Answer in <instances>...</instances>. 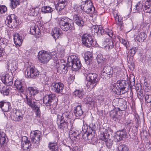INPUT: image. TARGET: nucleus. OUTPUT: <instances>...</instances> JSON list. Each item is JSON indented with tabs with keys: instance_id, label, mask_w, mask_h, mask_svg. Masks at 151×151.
Segmentation results:
<instances>
[{
	"instance_id": "obj_1",
	"label": "nucleus",
	"mask_w": 151,
	"mask_h": 151,
	"mask_svg": "<svg viewBox=\"0 0 151 151\" xmlns=\"http://www.w3.org/2000/svg\"><path fill=\"white\" fill-rule=\"evenodd\" d=\"M129 86L128 81L120 80L113 84L111 88L115 94L120 95L126 93L129 90Z\"/></svg>"
},
{
	"instance_id": "obj_2",
	"label": "nucleus",
	"mask_w": 151,
	"mask_h": 151,
	"mask_svg": "<svg viewBox=\"0 0 151 151\" xmlns=\"http://www.w3.org/2000/svg\"><path fill=\"white\" fill-rule=\"evenodd\" d=\"M86 77V86L90 90L96 86L100 80V78L97 74L91 72L88 73Z\"/></svg>"
},
{
	"instance_id": "obj_3",
	"label": "nucleus",
	"mask_w": 151,
	"mask_h": 151,
	"mask_svg": "<svg viewBox=\"0 0 151 151\" xmlns=\"http://www.w3.org/2000/svg\"><path fill=\"white\" fill-rule=\"evenodd\" d=\"M73 24V22L66 17L61 18L59 21V25L61 28L68 32H70L74 29Z\"/></svg>"
},
{
	"instance_id": "obj_4",
	"label": "nucleus",
	"mask_w": 151,
	"mask_h": 151,
	"mask_svg": "<svg viewBox=\"0 0 151 151\" xmlns=\"http://www.w3.org/2000/svg\"><path fill=\"white\" fill-rule=\"evenodd\" d=\"M68 64L73 70H78L81 68V64L78 57L76 55H71L68 57Z\"/></svg>"
},
{
	"instance_id": "obj_5",
	"label": "nucleus",
	"mask_w": 151,
	"mask_h": 151,
	"mask_svg": "<svg viewBox=\"0 0 151 151\" xmlns=\"http://www.w3.org/2000/svg\"><path fill=\"white\" fill-rule=\"evenodd\" d=\"M82 1L81 6L82 10L87 14L92 13L94 12L95 8L91 1L88 0L85 1Z\"/></svg>"
},
{
	"instance_id": "obj_6",
	"label": "nucleus",
	"mask_w": 151,
	"mask_h": 151,
	"mask_svg": "<svg viewBox=\"0 0 151 151\" xmlns=\"http://www.w3.org/2000/svg\"><path fill=\"white\" fill-rule=\"evenodd\" d=\"M52 53L42 50L40 51L38 54V58L40 62L44 64H47L51 59Z\"/></svg>"
},
{
	"instance_id": "obj_7",
	"label": "nucleus",
	"mask_w": 151,
	"mask_h": 151,
	"mask_svg": "<svg viewBox=\"0 0 151 151\" xmlns=\"http://www.w3.org/2000/svg\"><path fill=\"white\" fill-rule=\"evenodd\" d=\"M113 69L109 65H105L101 72V77L103 79H109L113 76Z\"/></svg>"
},
{
	"instance_id": "obj_8",
	"label": "nucleus",
	"mask_w": 151,
	"mask_h": 151,
	"mask_svg": "<svg viewBox=\"0 0 151 151\" xmlns=\"http://www.w3.org/2000/svg\"><path fill=\"white\" fill-rule=\"evenodd\" d=\"M41 132L39 130H35L31 132L30 137L32 142L35 145V147H37L40 144V141L42 138Z\"/></svg>"
},
{
	"instance_id": "obj_9",
	"label": "nucleus",
	"mask_w": 151,
	"mask_h": 151,
	"mask_svg": "<svg viewBox=\"0 0 151 151\" xmlns=\"http://www.w3.org/2000/svg\"><path fill=\"white\" fill-rule=\"evenodd\" d=\"M25 73L26 78H35L39 75L40 72L35 67L30 66L26 69Z\"/></svg>"
},
{
	"instance_id": "obj_10",
	"label": "nucleus",
	"mask_w": 151,
	"mask_h": 151,
	"mask_svg": "<svg viewBox=\"0 0 151 151\" xmlns=\"http://www.w3.org/2000/svg\"><path fill=\"white\" fill-rule=\"evenodd\" d=\"M5 22L8 27L13 28L17 25V17L15 14H12L7 17Z\"/></svg>"
},
{
	"instance_id": "obj_11",
	"label": "nucleus",
	"mask_w": 151,
	"mask_h": 151,
	"mask_svg": "<svg viewBox=\"0 0 151 151\" xmlns=\"http://www.w3.org/2000/svg\"><path fill=\"white\" fill-rule=\"evenodd\" d=\"M109 134L107 133L106 130L101 133L100 135V139L106 142V145L109 148H111L112 146V141L111 139H108Z\"/></svg>"
},
{
	"instance_id": "obj_12",
	"label": "nucleus",
	"mask_w": 151,
	"mask_h": 151,
	"mask_svg": "<svg viewBox=\"0 0 151 151\" xmlns=\"http://www.w3.org/2000/svg\"><path fill=\"white\" fill-rule=\"evenodd\" d=\"M82 39L83 45L87 47H90L92 46L93 39L91 35L87 33L83 35Z\"/></svg>"
},
{
	"instance_id": "obj_13",
	"label": "nucleus",
	"mask_w": 151,
	"mask_h": 151,
	"mask_svg": "<svg viewBox=\"0 0 151 151\" xmlns=\"http://www.w3.org/2000/svg\"><path fill=\"white\" fill-rule=\"evenodd\" d=\"M87 133H85L83 135V138L88 143L94 145L96 141V138L94 137L91 131L86 132Z\"/></svg>"
},
{
	"instance_id": "obj_14",
	"label": "nucleus",
	"mask_w": 151,
	"mask_h": 151,
	"mask_svg": "<svg viewBox=\"0 0 151 151\" xmlns=\"http://www.w3.org/2000/svg\"><path fill=\"white\" fill-rule=\"evenodd\" d=\"M57 123L58 128L61 132L66 131L68 129V122L57 119Z\"/></svg>"
},
{
	"instance_id": "obj_15",
	"label": "nucleus",
	"mask_w": 151,
	"mask_h": 151,
	"mask_svg": "<svg viewBox=\"0 0 151 151\" xmlns=\"http://www.w3.org/2000/svg\"><path fill=\"white\" fill-rule=\"evenodd\" d=\"M55 96L54 94L45 95L43 97V102L46 106H50L51 103L54 100Z\"/></svg>"
},
{
	"instance_id": "obj_16",
	"label": "nucleus",
	"mask_w": 151,
	"mask_h": 151,
	"mask_svg": "<svg viewBox=\"0 0 151 151\" xmlns=\"http://www.w3.org/2000/svg\"><path fill=\"white\" fill-rule=\"evenodd\" d=\"M79 135V132L75 128H72L69 131V137L70 139L73 141H76V139H79L80 138Z\"/></svg>"
},
{
	"instance_id": "obj_17",
	"label": "nucleus",
	"mask_w": 151,
	"mask_h": 151,
	"mask_svg": "<svg viewBox=\"0 0 151 151\" xmlns=\"http://www.w3.org/2000/svg\"><path fill=\"white\" fill-rule=\"evenodd\" d=\"M0 108L3 111L8 112L11 110L12 106L10 103L2 101L0 102Z\"/></svg>"
},
{
	"instance_id": "obj_18",
	"label": "nucleus",
	"mask_w": 151,
	"mask_h": 151,
	"mask_svg": "<svg viewBox=\"0 0 151 151\" xmlns=\"http://www.w3.org/2000/svg\"><path fill=\"white\" fill-rule=\"evenodd\" d=\"M81 105L79 104L74 108L73 111V115L78 118L83 114V111L81 109Z\"/></svg>"
},
{
	"instance_id": "obj_19",
	"label": "nucleus",
	"mask_w": 151,
	"mask_h": 151,
	"mask_svg": "<svg viewBox=\"0 0 151 151\" xmlns=\"http://www.w3.org/2000/svg\"><path fill=\"white\" fill-rule=\"evenodd\" d=\"M56 67L57 68L58 72L60 74H64L68 71V67L65 64H58L56 65Z\"/></svg>"
},
{
	"instance_id": "obj_20",
	"label": "nucleus",
	"mask_w": 151,
	"mask_h": 151,
	"mask_svg": "<svg viewBox=\"0 0 151 151\" xmlns=\"http://www.w3.org/2000/svg\"><path fill=\"white\" fill-rule=\"evenodd\" d=\"M67 4V0H59L57 4L55 5V8L57 10L63 9Z\"/></svg>"
},
{
	"instance_id": "obj_21",
	"label": "nucleus",
	"mask_w": 151,
	"mask_h": 151,
	"mask_svg": "<svg viewBox=\"0 0 151 151\" xmlns=\"http://www.w3.org/2000/svg\"><path fill=\"white\" fill-rule=\"evenodd\" d=\"M70 113L68 111H65L63 113L62 115L58 114L57 115V119H61V120L67 121L70 119Z\"/></svg>"
},
{
	"instance_id": "obj_22",
	"label": "nucleus",
	"mask_w": 151,
	"mask_h": 151,
	"mask_svg": "<svg viewBox=\"0 0 151 151\" xmlns=\"http://www.w3.org/2000/svg\"><path fill=\"white\" fill-rule=\"evenodd\" d=\"M62 31L59 28L55 27L53 29L51 33L52 36L55 39V41L57 39H58L61 35Z\"/></svg>"
},
{
	"instance_id": "obj_23",
	"label": "nucleus",
	"mask_w": 151,
	"mask_h": 151,
	"mask_svg": "<svg viewBox=\"0 0 151 151\" xmlns=\"http://www.w3.org/2000/svg\"><path fill=\"white\" fill-rule=\"evenodd\" d=\"M48 148L51 151H60V146L57 142H50L48 144Z\"/></svg>"
},
{
	"instance_id": "obj_24",
	"label": "nucleus",
	"mask_w": 151,
	"mask_h": 151,
	"mask_svg": "<svg viewBox=\"0 0 151 151\" xmlns=\"http://www.w3.org/2000/svg\"><path fill=\"white\" fill-rule=\"evenodd\" d=\"M103 46L108 50H110L114 47L113 43L111 40L106 39L103 42Z\"/></svg>"
},
{
	"instance_id": "obj_25",
	"label": "nucleus",
	"mask_w": 151,
	"mask_h": 151,
	"mask_svg": "<svg viewBox=\"0 0 151 151\" xmlns=\"http://www.w3.org/2000/svg\"><path fill=\"white\" fill-rule=\"evenodd\" d=\"M14 40L15 45L17 47L21 45L23 41L22 37L18 33L15 34L14 35Z\"/></svg>"
},
{
	"instance_id": "obj_26",
	"label": "nucleus",
	"mask_w": 151,
	"mask_h": 151,
	"mask_svg": "<svg viewBox=\"0 0 151 151\" xmlns=\"http://www.w3.org/2000/svg\"><path fill=\"white\" fill-rule=\"evenodd\" d=\"M25 100V103L32 109L35 108L37 105L36 102L33 100L31 97H28L26 95Z\"/></svg>"
},
{
	"instance_id": "obj_27",
	"label": "nucleus",
	"mask_w": 151,
	"mask_h": 151,
	"mask_svg": "<svg viewBox=\"0 0 151 151\" xmlns=\"http://www.w3.org/2000/svg\"><path fill=\"white\" fill-rule=\"evenodd\" d=\"M55 91L57 93H60L62 92L63 89L64 85L60 82L52 83Z\"/></svg>"
},
{
	"instance_id": "obj_28",
	"label": "nucleus",
	"mask_w": 151,
	"mask_h": 151,
	"mask_svg": "<svg viewBox=\"0 0 151 151\" xmlns=\"http://www.w3.org/2000/svg\"><path fill=\"white\" fill-rule=\"evenodd\" d=\"M79 14L75 13L73 16V19L77 24L79 27H82L84 25V23L83 21L80 19Z\"/></svg>"
},
{
	"instance_id": "obj_29",
	"label": "nucleus",
	"mask_w": 151,
	"mask_h": 151,
	"mask_svg": "<svg viewBox=\"0 0 151 151\" xmlns=\"http://www.w3.org/2000/svg\"><path fill=\"white\" fill-rule=\"evenodd\" d=\"M143 11L146 13H151V0H146L143 7Z\"/></svg>"
},
{
	"instance_id": "obj_30",
	"label": "nucleus",
	"mask_w": 151,
	"mask_h": 151,
	"mask_svg": "<svg viewBox=\"0 0 151 151\" xmlns=\"http://www.w3.org/2000/svg\"><path fill=\"white\" fill-rule=\"evenodd\" d=\"M124 132L123 130L118 131L114 135L116 141H119L122 140L124 137Z\"/></svg>"
},
{
	"instance_id": "obj_31",
	"label": "nucleus",
	"mask_w": 151,
	"mask_h": 151,
	"mask_svg": "<svg viewBox=\"0 0 151 151\" xmlns=\"http://www.w3.org/2000/svg\"><path fill=\"white\" fill-rule=\"evenodd\" d=\"M147 37V35L144 32H141L137 35L135 39L139 42H143Z\"/></svg>"
},
{
	"instance_id": "obj_32",
	"label": "nucleus",
	"mask_w": 151,
	"mask_h": 151,
	"mask_svg": "<svg viewBox=\"0 0 151 151\" xmlns=\"http://www.w3.org/2000/svg\"><path fill=\"white\" fill-rule=\"evenodd\" d=\"M93 58V55L90 52L85 54L84 59L86 64H91L92 62Z\"/></svg>"
},
{
	"instance_id": "obj_33",
	"label": "nucleus",
	"mask_w": 151,
	"mask_h": 151,
	"mask_svg": "<svg viewBox=\"0 0 151 151\" xmlns=\"http://www.w3.org/2000/svg\"><path fill=\"white\" fill-rule=\"evenodd\" d=\"M83 102L86 104H89L91 105H94L95 101L93 99L88 96H86L83 99Z\"/></svg>"
},
{
	"instance_id": "obj_34",
	"label": "nucleus",
	"mask_w": 151,
	"mask_h": 151,
	"mask_svg": "<svg viewBox=\"0 0 151 151\" xmlns=\"http://www.w3.org/2000/svg\"><path fill=\"white\" fill-rule=\"evenodd\" d=\"M76 96L82 99L84 96V92L83 89L76 90L73 92Z\"/></svg>"
},
{
	"instance_id": "obj_35",
	"label": "nucleus",
	"mask_w": 151,
	"mask_h": 151,
	"mask_svg": "<svg viewBox=\"0 0 151 151\" xmlns=\"http://www.w3.org/2000/svg\"><path fill=\"white\" fill-rule=\"evenodd\" d=\"M143 3L142 1L138 2L135 5V12H140L143 11Z\"/></svg>"
},
{
	"instance_id": "obj_36",
	"label": "nucleus",
	"mask_w": 151,
	"mask_h": 151,
	"mask_svg": "<svg viewBox=\"0 0 151 151\" xmlns=\"http://www.w3.org/2000/svg\"><path fill=\"white\" fill-rule=\"evenodd\" d=\"M53 9L49 6H44L42 7L41 12L42 13H50L53 11Z\"/></svg>"
},
{
	"instance_id": "obj_37",
	"label": "nucleus",
	"mask_w": 151,
	"mask_h": 151,
	"mask_svg": "<svg viewBox=\"0 0 151 151\" xmlns=\"http://www.w3.org/2000/svg\"><path fill=\"white\" fill-rule=\"evenodd\" d=\"M14 85L17 89L21 92H23L24 90L23 88L22 82L20 81L17 80L15 81Z\"/></svg>"
},
{
	"instance_id": "obj_38",
	"label": "nucleus",
	"mask_w": 151,
	"mask_h": 151,
	"mask_svg": "<svg viewBox=\"0 0 151 151\" xmlns=\"http://www.w3.org/2000/svg\"><path fill=\"white\" fill-rule=\"evenodd\" d=\"M58 56L60 58H63L65 55V50L62 47L58 48L57 50Z\"/></svg>"
},
{
	"instance_id": "obj_39",
	"label": "nucleus",
	"mask_w": 151,
	"mask_h": 151,
	"mask_svg": "<svg viewBox=\"0 0 151 151\" xmlns=\"http://www.w3.org/2000/svg\"><path fill=\"white\" fill-rule=\"evenodd\" d=\"M29 93L30 95L34 96L38 93V90L36 87H30L28 88Z\"/></svg>"
},
{
	"instance_id": "obj_40",
	"label": "nucleus",
	"mask_w": 151,
	"mask_h": 151,
	"mask_svg": "<svg viewBox=\"0 0 151 151\" xmlns=\"http://www.w3.org/2000/svg\"><path fill=\"white\" fill-rule=\"evenodd\" d=\"M117 151H129V148L125 144L119 145L117 148Z\"/></svg>"
},
{
	"instance_id": "obj_41",
	"label": "nucleus",
	"mask_w": 151,
	"mask_h": 151,
	"mask_svg": "<svg viewBox=\"0 0 151 151\" xmlns=\"http://www.w3.org/2000/svg\"><path fill=\"white\" fill-rule=\"evenodd\" d=\"M10 90L8 86H4L1 90V93L3 96H8Z\"/></svg>"
},
{
	"instance_id": "obj_42",
	"label": "nucleus",
	"mask_w": 151,
	"mask_h": 151,
	"mask_svg": "<svg viewBox=\"0 0 151 151\" xmlns=\"http://www.w3.org/2000/svg\"><path fill=\"white\" fill-rule=\"evenodd\" d=\"M96 129V126L94 124H90L88 127H87L86 132L91 131L93 133H95V130Z\"/></svg>"
},
{
	"instance_id": "obj_43",
	"label": "nucleus",
	"mask_w": 151,
	"mask_h": 151,
	"mask_svg": "<svg viewBox=\"0 0 151 151\" xmlns=\"http://www.w3.org/2000/svg\"><path fill=\"white\" fill-rule=\"evenodd\" d=\"M39 12V10L38 8H34L30 9H29V14L30 15L35 16H37Z\"/></svg>"
},
{
	"instance_id": "obj_44",
	"label": "nucleus",
	"mask_w": 151,
	"mask_h": 151,
	"mask_svg": "<svg viewBox=\"0 0 151 151\" xmlns=\"http://www.w3.org/2000/svg\"><path fill=\"white\" fill-rule=\"evenodd\" d=\"M82 10L81 6H80L79 5L76 4L74 6L73 11L75 12V14H80Z\"/></svg>"
},
{
	"instance_id": "obj_45",
	"label": "nucleus",
	"mask_w": 151,
	"mask_h": 151,
	"mask_svg": "<svg viewBox=\"0 0 151 151\" xmlns=\"http://www.w3.org/2000/svg\"><path fill=\"white\" fill-rule=\"evenodd\" d=\"M19 0H11L10 6L12 9L15 8L19 4Z\"/></svg>"
},
{
	"instance_id": "obj_46",
	"label": "nucleus",
	"mask_w": 151,
	"mask_h": 151,
	"mask_svg": "<svg viewBox=\"0 0 151 151\" xmlns=\"http://www.w3.org/2000/svg\"><path fill=\"white\" fill-rule=\"evenodd\" d=\"M96 59L99 63H102L105 60V59L103 58L102 55L101 54H99L97 55Z\"/></svg>"
},
{
	"instance_id": "obj_47",
	"label": "nucleus",
	"mask_w": 151,
	"mask_h": 151,
	"mask_svg": "<svg viewBox=\"0 0 151 151\" xmlns=\"http://www.w3.org/2000/svg\"><path fill=\"white\" fill-rule=\"evenodd\" d=\"M8 42V40L5 38H0V45L2 47L6 46Z\"/></svg>"
},
{
	"instance_id": "obj_48",
	"label": "nucleus",
	"mask_w": 151,
	"mask_h": 151,
	"mask_svg": "<svg viewBox=\"0 0 151 151\" xmlns=\"http://www.w3.org/2000/svg\"><path fill=\"white\" fill-rule=\"evenodd\" d=\"M13 117H16V116H19L20 115H22V113L21 111L19 109H13Z\"/></svg>"
},
{
	"instance_id": "obj_49",
	"label": "nucleus",
	"mask_w": 151,
	"mask_h": 151,
	"mask_svg": "<svg viewBox=\"0 0 151 151\" xmlns=\"http://www.w3.org/2000/svg\"><path fill=\"white\" fill-rule=\"evenodd\" d=\"M145 101L147 103H149L151 102V95L144 93Z\"/></svg>"
},
{
	"instance_id": "obj_50",
	"label": "nucleus",
	"mask_w": 151,
	"mask_h": 151,
	"mask_svg": "<svg viewBox=\"0 0 151 151\" xmlns=\"http://www.w3.org/2000/svg\"><path fill=\"white\" fill-rule=\"evenodd\" d=\"M9 76L8 74L5 75L4 74L1 76V79L4 83L5 84L6 83L7 79H8Z\"/></svg>"
},
{
	"instance_id": "obj_51",
	"label": "nucleus",
	"mask_w": 151,
	"mask_h": 151,
	"mask_svg": "<svg viewBox=\"0 0 151 151\" xmlns=\"http://www.w3.org/2000/svg\"><path fill=\"white\" fill-rule=\"evenodd\" d=\"M13 79L12 76H9V77H8V79H7V82L6 83H5L4 84L8 86H11L12 85L13 83Z\"/></svg>"
},
{
	"instance_id": "obj_52",
	"label": "nucleus",
	"mask_w": 151,
	"mask_h": 151,
	"mask_svg": "<svg viewBox=\"0 0 151 151\" xmlns=\"http://www.w3.org/2000/svg\"><path fill=\"white\" fill-rule=\"evenodd\" d=\"M13 120L17 122H21L23 119V114L20 115L16 117H13Z\"/></svg>"
},
{
	"instance_id": "obj_53",
	"label": "nucleus",
	"mask_w": 151,
	"mask_h": 151,
	"mask_svg": "<svg viewBox=\"0 0 151 151\" xmlns=\"http://www.w3.org/2000/svg\"><path fill=\"white\" fill-rule=\"evenodd\" d=\"M146 93L144 92V93L142 91L140 90L137 92V96L138 98L141 99H143L144 97L145 96L144 93Z\"/></svg>"
},
{
	"instance_id": "obj_54",
	"label": "nucleus",
	"mask_w": 151,
	"mask_h": 151,
	"mask_svg": "<svg viewBox=\"0 0 151 151\" xmlns=\"http://www.w3.org/2000/svg\"><path fill=\"white\" fill-rule=\"evenodd\" d=\"M137 48L134 47L130 49L129 50V52L130 53L131 55L133 56L137 52Z\"/></svg>"
},
{
	"instance_id": "obj_55",
	"label": "nucleus",
	"mask_w": 151,
	"mask_h": 151,
	"mask_svg": "<svg viewBox=\"0 0 151 151\" xmlns=\"http://www.w3.org/2000/svg\"><path fill=\"white\" fill-rule=\"evenodd\" d=\"M7 7L5 5L0 6V13L3 14L7 10Z\"/></svg>"
},
{
	"instance_id": "obj_56",
	"label": "nucleus",
	"mask_w": 151,
	"mask_h": 151,
	"mask_svg": "<svg viewBox=\"0 0 151 151\" xmlns=\"http://www.w3.org/2000/svg\"><path fill=\"white\" fill-rule=\"evenodd\" d=\"M32 109L35 110V111L36 113V114L37 116H39L40 115L41 112L40 109L37 105L35 106V108Z\"/></svg>"
},
{
	"instance_id": "obj_57",
	"label": "nucleus",
	"mask_w": 151,
	"mask_h": 151,
	"mask_svg": "<svg viewBox=\"0 0 151 151\" xmlns=\"http://www.w3.org/2000/svg\"><path fill=\"white\" fill-rule=\"evenodd\" d=\"M30 33L33 35H35L36 34L39 35V33L36 32V29L34 27H31L30 29Z\"/></svg>"
},
{
	"instance_id": "obj_58",
	"label": "nucleus",
	"mask_w": 151,
	"mask_h": 151,
	"mask_svg": "<svg viewBox=\"0 0 151 151\" xmlns=\"http://www.w3.org/2000/svg\"><path fill=\"white\" fill-rule=\"evenodd\" d=\"M30 142H26V143H24V144H22L23 145V149L24 150H27L29 149V146L31 145Z\"/></svg>"
},
{
	"instance_id": "obj_59",
	"label": "nucleus",
	"mask_w": 151,
	"mask_h": 151,
	"mask_svg": "<svg viewBox=\"0 0 151 151\" xmlns=\"http://www.w3.org/2000/svg\"><path fill=\"white\" fill-rule=\"evenodd\" d=\"M28 138L26 136H24L22 138V144L26 142H30V141L28 140Z\"/></svg>"
},
{
	"instance_id": "obj_60",
	"label": "nucleus",
	"mask_w": 151,
	"mask_h": 151,
	"mask_svg": "<svg viewBox=\"0 0 151 151\" xmlns=\"http://www.w3.org/2000/svg\"><path fill=\"white\" fill-rule=\"evenodd\" d=\"M52 57L51 58L53 59L54 60L56 61V63H59V60H58V58L57 57V55H55V52H52Z\"/></svg>"
},
{
	"instance_id": "obj_61",
	"label": "nucleus",
	"mask_w": 151,
	"mask_h": 151,
	"mask_svg": "<svg viewBox=\"0 0 151 151\" xmlns=\"http://www.w3.org/2000/svg\"><path fill=\"white\" fill-rule=\"evenodd\" d=\"M71 147L70 146L66 144L64 145L63 150V151H70Z\"/></svg>"
},
{
	"instance_id": "obj_62",
	"label": "nucleus",
	"mask_w": 151,
	"mask_h": 151,
	"mask_svg": "<svg viewBox=\"0 0 151 151\" xmlns=\"http://www.w3.org/2000/svg\"><path fill=\"white\" fill-rule=\"evenodd\" d=\"M100 26L98 25H94L93 26V28L94 29V31L96 33L99 32Z\"/></svg>"
},
{
	"instance_id": "obj_63",
	"label": "nucleus",
	"mask_w": 151,
	"mask_h": 151,
	"mask_svg": "<svg viewBox=\"0 0 151 151\" xmlns=\"http://www.w3.org/2000/svg\"><path fill=\"white\" fill-rule=\"evenodd\" d=\"M106 34L109 36L110 37H112L114 36V34L112 30H108L106 33Z\"/></svg>"
},
{
	"instance_id": "obj_64",
	"label": "nucleus",
	"mask_w": 151,
	"mask_h": 151,
	"mask_svg": "<svg viewBox=\"0 0 151 151\" xmlns=\"http://www.w3.org/2000/svg\"><path fill=\"white\" fill-rule=\"evenodd\" d=\"M99 32L100 33L101 35L106 34V32L104 31V29L102 27H100Z\"/></svg>"
}]
</instances>
